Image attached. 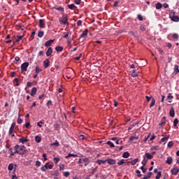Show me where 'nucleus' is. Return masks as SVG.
Here are the masks:
<instances>
[{"mask_svg": "<svg viewBox=\"0 0 179 179\" xmlns=\"http://www.w3.org/2000/svg\"><path fill=\"white\" fill-rule=\"evenodd\" d=\"M41 124H44V122H39L37 123V126L39 127V128H41L43 126L41 125Z\"/></svg>", "mask_w": 179, "mask_h": 179, "instance_id": "59", "label": "nucleus"}, {"mask_svg": "<svg viewBox=\"0 0 179 179\" xmlns=\"http://www.w3.org/2000/svg\"><path fill=\"white\" fill-rule=\"evenodd\" d=\"M52 43H54V40L50 39V40H49V41H46V42L45 43V47H50Z\"/></svg>", "mask_w": 179, "mask_h": 179, "instance_id": "13", "label": "nucleus"}, {"mask_svg": "<svg viewBox=\"0 0 179 179\" xmlns=\"http://www.w3.org/2000/svg\"><path fill=\"white\" fill-rule=\"evenodd\" d=\"M171 173H172L173 176H177L178 174V173H179L178 167H177V166L173 167L171 169Z\"/></svg>", "mask_w": 179, "mask_h": 179, "instance_id": "7", "label": "nucleus"}, {"mask_svg": "<svg viewBox=\"0 0 179 179\" xmlns=\"http://www.w3.org/2000/svg\"><path fill=\"white\" fill-rule=\"evenodd\" d=\"M42 71H43V69L38 68V66L36 67L35 72H36V74L40 73V72H41Z\"/></svg>", "mask_w": 179, "mask_h": 179, "instance_id": "36", "label": "nucleus"}, {"mask_svg": "<svg viewBox=\"0 0 179 179\" xmlns=\"http://www.w3.org/2000/svg\"><path fill=\"white\" fill-rule=\"evenodd\" d=\"M36 93H37V87H34L31 89V92L30 94L33 97L34 96H36Z\"/></svg>", "mask_w": 179, "mask_h": 179, "instance_id": "11", "label": "nucleus"}, {"mask_svg": "<svg viewBox=\"0 0 179 179\" xmlns=\"http://www.w3.org/2000/svg\"><path fill=\"white\" fill-rule=\"evenodd\" d=\"M160 177H162V172L159 171L155 177L156 179H160Z\"/></svg>", "mask_w": 179, "mask_h": 179, "instance_id": "38", "label": "nucleus"}, {"mask_svg": "<svg viewBox=\"0 0 179 179\" xmlns=\"http://www.w3.org/2000/svg\"><path fill=\"white\" fill-rule=\"evenodd\" d=\"M68 7L69 9H73L74 8H76V6H75V4H70Z\"/></svg>", "mask_w": 179, "mask_h": 179, "instance_id": "51", "label": "nucleus"}, {"mask_svg": "<svg viewBox=\"0 0 179 179\" xmlns=\"http://www.w3.org/2000/svg\"><path fill=\"white\" fill-rule=\"evenodd\" d=\"M15 127H16V122H13L8 131L9 135H12L13 134Z\"/></svg>", "mask_w": 179, "mask_h": 179, "instance_id": "6", "label": "nucleus"}, {"mask_svg": "<svg viewBox=\"0 0 179 179\" xmlns=\"http://www.w3.org/2000/svg\"><path fill=\"white\" fill-rule=\"evenodd\" d=\"M77 25H78V26H82V20H78V21L77 22Z\"/></svg>", "mask_w": 179, "mask_h": 179, "instance_id": "64", "label": "nucleus"}, {"mask_svg": "<svg viewBox=\"0 0 179 179\" xmlns=\"http://www.w3.org/2000/svg\"><path fill=\"white\" fill-rule=\"evenodd\" d=\"M35 141L37 143H40L41 142V137L36 136L35 137Z\"/></svg>", "mask_w": 179, "mask_h": 179, "instance_id": "27", "label": "nucleus"}, {"mask_svg": "<svg viewBox=\"0 0 179 179\" xmlns=\"http://www.w3.org/2000/svg\"><path fill=\"white\" fill-rule=\"evenodd\" d=\"M52 145H53L54 146H57V147H58V146H59V143H58V141H56V142H55V143H54Z\"/></svg>", "mask_w": 179, "mask_h": 179, "instance_id": "63", "label": "nucleus"}, {"mask_svg": "<svg viewBox=\"0 0 179 179\" xmlns=\"http://www.w3.org/2000/svg\"><path fill=\"white\" fill-rule=\"evenodd\" d=\"M69 157H78V155L69 153L67 156L65 157V159H69Z\"/></svg>", "mask_w": 179, "mask_h": 179, "instance_id": "17", "label": "nucleus"}, {"mask_svg": "<svg viewBox=\"0 0 179 179\" xmlns=\"http://www.w3.org/2000/svg\"><path fill=\"white\" fill-rule=\"evenodd\" d=\"M140 30H141V31H145V30H146V28H145L143 25H141Z\"/></svg>", "mask_w": 179, "mask_h": 179, "instance_id": "58", "label": "nucleus"}, {"mask_svg": "<svg viewBox=\"0 0 179 179\" xmlns=\"http://www.w3.org/2000/svg\"><path fill=\"white\" fill-rule=\"evenodd\" d=\"M53 9H55L56 10H58L59 12H62L64 13V8L62 7H53Z\"/></svg>", "mask_w": 179, "mask_h": 179, "instance_id": "20", "label": "nucleus"}, {"mask_svg": "<svg viewBox=\"0 0 179 179\" xmlns=\"http://www.w3.org/2000/svg\"><path fill=\"white\" fill-rule=\"evenodd\" d=\"M162 6H164L165 8V9H167V8H169V4L167 3H164Z\"/></svg>", "mask_w": 179, "mask_h": 179, "instance_id": "61", "label": "nucleus"}, {"mask_svg": "<svg viewBox=\"0 0 179 179\" xmlns=\"http://www.w3.org/2000/svg\"><path fill=\"white\" fill-rule=\"evenodd\" d=\"M14 83V86H19V78H15Z\"/></svg>", "mask_w": 179, "mask_h": 179, "instance_id": "31", "label": "nucleus"}, {"mask_svg": "<svg viewBox=\"0 0 179 179\" xmlns=\"http://www.w3.org/2000/svg\"><path fill=\"white\" fill-rule=\"evenodd\" d=\"M106 162L108 163V164H111V165H114L115 164V163H117L115 159H107Z\"/></svg>", "mask_w": 179, "mask_h": 179, "instance_id": "10", "label": "nucleus"}, {"mask_svg": "<svg viewBox=\"0 0 179 179\" xmlns=\"http://www.w3.org/2000/svg\"><path fill=\"white\" fill-rule=\"evenodd\" d=\"M159 125L160 127H163V125H166V121L164 120V119L162 120V122L159 124Z\"/></svg>", "mask_w": 179, "mask_h": 179, "instance_id": "49", "label": "nucleus"}, {"mask_svg": "<svg viewBox=\"0 0 179 179\" xmlns=\"http://www.w3.org/2000/svg\"><path fill=\"white\" fill-rule=\"evenodd\" d=\"M122 157H124V159H128V157H129V152H124L122 155Z\"/></svg>", "mask_w": 179, "mask_h": 179, "instance_id": "25", "label": "nucleus"}, {"mask_svg": "<svg viewBox=\"0 0 179 179\" xmlns=\"http://www.w3.org/2000/svg\"><path fill=\"white\" fill-rule=\"evenodd\" d=\"M126 162H127V160H125V159H121L120 161H119V162H117V164H118L119 166H121V164H124V163H126Z\"/></svg>", "mask_w": 179, "mask_h": 179, "instance_id": "34", "label": "nucleus"}, {"mask_svg": "<svg viewBox=\"0 0 179 179\" xmlns=\"http://www.w3.org/2000/svg\"><path fill=\"white\" fill-rule=\"evenodd\" d=\"M169 17L172 22H178L179 21V17L177 15H174V13L171 12L169 14Z\"/></svg>", "mask_w": 179, "mask_h": 179, "instance_id": "4", "label": "nucleus"}, {"mask_svg": "<svg viewBox=\"0 0 179 179\" xmlns=\"http://www.w3.org/2000/svg\"><path fill=\"white\" fill-rule=\"evenodd\" d=\"M178 124V119H175L174 121H173V127H177Z\"/></svg>", "mask_w": 179, "mask_h": 179, "instance_id": "44", "label": "nucleus"}, {"mask_svg": "<svg viewBox=\"0 0 179 179\" xmlns=\"http://www.w3.org/2000/svg\"><path fill=\"white\" fill-rule=\"evenodd\" d=\"M52 54V48L50 47L48 48L47 52H46V55L47 57H50Z\"/></svg>", "mask_w": 179, "mask_h": 179, "instance_id": "14", "label": "nucleus"}, {"mask_svg": "<svg viewBox=\"0 0 179 179\" xmlns=\"http://www.w3.org/2000/svg\"><path fill=\"white\" fill-rule=\"evenodd\" d=\"M22 38H23V36H18L17 38L15 41V43H19L20 40H22Z\"/></svg>", "mask_w": 179, "mask_h": 179, "instance_id": "40", "label": "nucleus"}, {"mask_svg": "<svg viewBox=\"0 0 179 179\" xmlns=\"http://www.w3.org/2000/svg\"><path fill=\"white\" fill-rule=\"evenodd\" d=\"M17 122V124H22V122H23V120H22L20 117H18Z\"/></svg>", "mask_w": 179, "mask_h": 179, "instance_id": "54", "label": "nucleus"}, {"mask_svg": "<svg viewBox=\"0 0 179 179\" xmlns=\"http://www.w3.org/2000/svg\"><path fill=\"white\" fill-rule=\"evenodd\" d=\"M169 141V136L168 137H164L161 139V142H166Z\"/></svg>", "mask_w": 179, "mask_h": 179, "instance_id": "50", "label": "nucleus"}, {"mask_svg": "<svg viewBox=\"0 0 179 179\" xmlns=\"http://www.w3.org/2000/svg\"><path fill=\"white\" fill-rule=\"evenodd\" d=\"M18 155H24L27 152V150H26V147H20V145H18Z\"/></svg>", "mask_w": 179, "mask_h": 179, "instance_id": "3", "label": "nucleus"}, {"mask_svg": "<svg viewBox=\"0 0 179 179\" xmlns=\"http://www.w3.org/2000/svg\"><path fill=\"white\" fill-rule=\"evenodd\" d=\"M167 99H168V100H169V103H171V101H172L171 100H173V95H171V94H169Z\"/></svg>", "mask_w": 179, "mask_h": 179, "instance_id": "29", "label": "nucleus"}, {"mask_svg": "<svg viewBox=\"0 0 179 179\" xmlns=\"http://www.w3.org/2000/svg\"><path fill=\"white\" fill-rule=\"evenodd\" d=\"M59 22L61 24H69V22H68V17L67 16H63L59 19Z\"/></svg>", "mask_w": 179, "mask_h": 179, "instance_id": "2", "label": "nucleus"}, {"mask_svg": "<svg viewBox=\"0 0 179 179\" xmlns=\"http://www.w3.org/2000/svg\"><path fill=\"white\" fill-rule=\"evenodd\" d=\"M24 127H25V128H27V129H29V127H30V122H27L25 124H24Z\"/></svg>", "mask_w": 179, "mask_h": 179, "instance_id": "60", "label": "nucleus"}, {"mask_svg": "<svg viewBox=\"0 0 179 179\" xmlns=\"http://www.w3.org/2000/svg\"><path fill=\"white\" fill-rule=\"evenodd\" d=\"M87 36V29H85V32H83L80 35V37L83 38V37H86Z\"/></svg>", "mask_w": 179, "mask_h": 179, "instance_id": "28", "label": "nucleus"}, {"mask_svg": "<svg viewBox=\"0 0 179 179\" xmlns=\"http://www.w3.org/2000/svg\"><path fill=\"white\" fill-rule=\"evenodd\" d=\"M167 164H171L173 163V158L171 157H169L166 159Z\"/></svg>", "mask_w": 179, "mask_h": 179, "instance_id": "23", "label": "nucleus"}, {"mask_svg": "<svg viewBox=\"0 0 179 179\" xmlns=\"http://www.w3.org/2000/svg\"><path fill=\"white\" fill-rule=\"evenodd\" d=\"M17 148H19V145H16L15 147H14V153H17V155H19V150L17 149Z\"/></svg>", "mask_w": 179, "mask_h": 179, "instance_id": "33", "label": "nucleus"}, {"mask_svg": "<svg viewBox=\"0 0 179 179\" xmlns=\"http://www.w3.org/2000/svg\"><path fill=\"white\" fill-rule=\"evenodd\" d=\"M51 104H52V101H50V100H49V101L47 102L46 106L50 108V106H51Z\"/></svg>", "mask_w": 179, "mask_h": 179, "instance_id": "55", "label": "nucleus"}, {"mask_svg": "<svg viewBox=\"0 0 179 179\" xmlns=\"http://www.w3.org/2000/svg\"><path fill=\"white\" fill-rule=\"evenodd\" d=\"M44 66L45 68H48L50 66V60H48V59H46L44 62Z\"/></svg>", "mask_w": 179, "mask_h": 179, "instance_id": "15", "label": "nucleus"}, {"mask_svg": "<svg viewBox=\"0 0 179 179\" xmlns=\"http://www.w3.org/2000/svg\"><path fill=\"white\" fill-rule=\"evenodd\" d=\"M27 68H29V62H26L21 65V71L26 72Z\"/></svg>", "mask_w": 179, "mask_h": 179, "instance_id": "5", "label": "nucleus"}, {"mask_svg": "<svg viewBox=\"0 0 179 179\" xmlns=\"http://www.w3.org/2000/svg\"><path fill=\"white\" fill-rule=\"evenodd\" d=\"M107 145H109V146H110V148H114V143H113V142L108 141H107Z\"/></svg>", "mask_w": 179, "mask_h": 179, "instance_id": "41", "label": "nucleus"}, {"mask_svg": "<svg viewBox=\"0 0 179 179\" xmlns=\"http://www.w3.org/2000/svg\"><path fill=\"white\" fill-rule=\"evenodd\" d=\"M44 20H39V27H41V29H43L44 27Z\"/></svg>", "mask_w": 179, "mask_h": 179, "instance_id": "18", "label": "nucleus"}, {"mask_svg": "<svg viewBox=\"0 0 179 179\" xmlns=\"http://www.w3.org/2000/svg\"><path fill=\"white\" fill-rule=\"evenodd\" d=\"M145 157H147V159L148 160L153 159V156L150 153H148V152L145 153Z\"/></svg>", "mask_w": 179, "mask_h": 179, "instance_id": "21", "label": "nucleus"}, {"mask_svg": "<svg viewBox=\"0 0 179 179\" xmlns=\"http://www.w3.org/2000/svg\"><path fill=\"white\" fill-rule=\"evenodd\" d=\"M69 171H65L64 172L63 175L64 177H69Z\"/></svg>", "mask_w": 179, "mask_h": 179, "instance_id": "52", "label": "nucleus"}, {"mask_svg": "<svg viewBox=\"0 0 179 179\" xmlns=\"http://www.w3.org/2000/svg\"><path fill=\"white\" fill-rule=\"evenodd\" d=\"M19 141L21 143H26L29 142V139H27V138L22 137L19 139Z\"/></svg>", "mask_w": 179, "mask_h": 179, "instance_id": "12", "label": "nucleus"}, {"mask_svg": "<svg viewBox=\"0 0 179 179\" xmlns=\"http://www.w3.org/2000/svg\"><path fill=\"white\" fill-rule=\"evenodd\" d=\"M131 76H133V78H136V76H138V74L135 73V70H133L131 73Z\"/></svg>", "mask_w": 179, "mask_h": 179, "instance_id": "53", "label": "nucleus"}, {"mask_svg": "<svg viewBox=\"0 0 179 179\" xmlns=\"http://www.w3.org/2000/svg\"><path fill=\"white\" fill-rule=\"evenodd\" d=\"M43 36H44V31H40L38 33V37H39L40 38H41V37H43Z\"/></svg>", "mask_w": 179, "mask_h": 179, "instance_id": "32", "label": "nucleus"}, {"mask_svg": "<svg viewBox=\"0 0 179 179\" xmlns=\"http://www.w3.org/2000/svg\"><path fill=\"white\" fill-rule=\"evenodd\" d=\"M169 115L172 118H173V117L176 115V112L174 111V108H171V109L169 110Z\"/></svg>", "mask_w": 179, "mask_h": 179, "instance_id": "9", "label": "nucleus"}, {"mask_svg": "<svg viewBox=\"0 0 179 179\" xmlns=\"http://www.w3.org/2000/svg\"><path fill=\"white\" fill-rule=\"evenodd\" d=\"M59 160H61V159H59V157H55V158H53V161L55 162V164H57L58 162H59Z\"/></svg>", "mask_w": 179, "mask_h": 179, "instance_id": "35", "label": "nucleus"}, {"mask_svg": "<svg viewBox=\"0 0 179 179\" xmlns=\"http://www.w3.org/2000/svg\"><path fill=\"white\" fill-rule=\"evenodd\" d=\"M138 162H139V159L136 158L131 160V162H129L127 164H129V163H131V166H135V164H136Z\"/></svg>", "mask_w": 179, "mask_h": 179, "instance_id": "8", "label": "nucleus"}, {"mask_svg": "<svg viewBox=\"0 0 179 179\" xmlns=\"http://www.w3.org/2000/svg\"><path fill=\"white\" fill-rule=\"evenodd\" d=\"M36 166H37L38 167H40V166H41V162L40 161H36Z\"/></svg>", "mask_w": 179, "mask_h": 179, "instance_id": "57", "label": "nucleus"}, {"mask_svg": "<svg viewBox=\"0 0 179 179\" xmlns=\"http://www.w3.org/2000/svg\"><path fill=\"white\" fill-rule=\"evenodd\" d=\"M159 149V147L157 146H153L152 148H151V150H157Z\"/></svg>", "mask_w": 179, "mask_h": 179, "instance_id": "62", "label": "nucleus"}, {"mask_svg": "<svg viewBox=\"0 0 179 179\" xmlns=\"http://www.w3.org/2000/svg\"><path fill=\"white\" fill-rule=\"evenodd\" d=\"M174 72L176 74L179 73L178 65L177 64L174 66Z\"/></svg>", "mask_w": 179, "mask_h": 179, "instance_id": "30", "label": "nucleus"}, {"mask_svg": "<svg viewBox=\"0 0 179 179\" xmlns=\"http://www.w3.org/2000/svg\"><path fill=\"white\" fill-rule=\"evenodd\" d=\"M55 50L57 52H61L64 50V48L62 46H57L55 48Z\"/></svg>", "mask_w": 179, "mask_h": 179, "instance_id": "24", "label": "nucleus"}, {"mask_svg": "<svg viewBox=\"0 0 179 179\" xmlns=\"http://www.w3.org/2000/svg\"><path fill=\"white\" fill-rule=\"evenodd\" d=\"M173 145H174V142H173V141H169V142L168 143V148H173Z\"/></svg>", "mask_w": 179, "mask_h": 179, "instance_id": "39", "label": "nucleus"}, {"mask_svg": "<svg viewBox=\"0 0 179 179\" xmlns=\"http://www.w3.org/2000/svg\"><path fill=\"white\" fill-rule=\"evenodd\" d=\"M156 9H162V8H163V4H162L161 3H157L156 5Z\"/></svg>", "mask_w": 179, "mask_h": 179, "instance_id": "26", "label": "nucleus"}, {"mask_svg": "<svg viewBox=\"0 0 179 179\" xmlns=\"http://www.w3.org/2000/svg\"><path fill=\"white\" fill-rule=\"evenodd\" d=\"M173 38L175 40H178L179 36H178V34H173Z\"/></svg>", "mask_w": 179, "mask_h": 179, "instance_id": "47", "label": "nucleus"}, {"mask_svg": "<svg viewBox=\"0 0 179 179\" xmlns=\"http://www.w3.org/2000/svg\"><path fill=\"white\" fill-rule=\"evenodd\" d=\"M106 162H107V159L103 160V159H98L96 161V163L98 164H104V163H106Z\"/></svg>", "mask_w": 179, "mask_h": 179, "instance_id": "22", "label": "nucleus"}, {"mask_svg": "<svg viewBox=\"0 0 179 179\" xmlns=\"http://www.w3.org/2000/svg\"><path fill=\"white\" fill-rule=\"evenodd\" d=\"M9 171H12L13 170V164H10L8 167Z\"/></svg>", "mask_w": 179, "mask_h": 179, "instance_id": "37", "label": "nucleus"}, {"mask_svg": "<svg viewBox=\"0 0 179 179\" xmlns=\"http://www.w3.org/2000/svg\"><path fill=\"white\" fill-rule=\"evenodd\" d=\"M136 173H137V177L140 178V177H142V174H141V171L136 170Z\"/></svg>", "mask_w": 179, "mask_h": 179, "instance_id": "43", "label": "nucleus"}, {"mask_svg": "<svg viewBox=\"0 0 179 179\" xmlns=\"http://www.w3.org/2000/svg\"><path fill=\"white\" fill-rule=\"evenodd\" d=\"M47 169H48V163H47L45 165L42 166L41 168V170L42 171H45L47 170Z\"/></svg>", "mask_w": 179, "mask_h": 179, "instance_id": "19", "label": "nucleus"}, {"mask_svg": "<svg viewBox=\"0 0 179 179\" xmlns=\"http://www.w3.org/2000/svg\"><path fill=\"white\" fill-rule=\"evenodd\" d=\"M78 164H83V163H85V166L86 167V166H87V164H89V163H90V159H89V158L85 157V158H80L78 162Z\"/></svg>", "mask_w": 179, "mask_h": 179, "instance_id": "1", "label": "nucleus"}, {"mask_svg": "<svg viewBox=\"0 0 179 179\" xmlns=\"http://www.w3.org/2000/svg\"><path fill=\"white\" fill-rule=\"evenodd\" d=\"M141 170H142L143 173H146L147 170H148V168H145V166H142L141 167Z\"/></svg>", "mask_w": 179, "mask_h": 179, "instance_id": "45", "label": "nucleus"}, {"mask_svg": "<svg viewBox=\"0 0 179 179\" xmlns=\"http://www.w3.org/2000/svg\"><path fill=\"white\" fill-rule=\"evenodd\" d=\"M27 86L28 87H31V86H33V83H31V82H28V83H27Z\"/></svg>", "mask_w": 179, "mask_h": 179, "instance_id": "56", "label": "nucleus"}, {"mask_svg": "<svg viewBox=\"0 0 179 179\" xmlns=\"http://www.w3.org/2000/svg\"><path fill=\"white\" fill-rule=\"evenodd\" d=\"M152 172H149L147 173L146 176H145L143 179H149V178H152Z\"/></svg>", "mask_w": 179, "mask_h": 179, "instance_id": "16", "label": "nucleus"}, {"mask_svg": "<svg viewBox=\"0 0 179 179\" xmlns=\"http://www.w3.org/2000/svg\"><path fill=\"white\" fill-rule=\"evenodd\" d=\"M137 17H138V20H140L141 22H142V20H143V17L141 14H138L137 15Z\"/></svg>", "mask_w": 179, "mask_h": 179, "instance_id": "46", "label": "nucleus"}, {"mask_svg": "<svg viewBox=\"0 0 179 179\" xmlns=\"http://www.w3.org/2000/svg\"><path fill=\"white\" fill-rule=\"evenodd\" d=\"M8 152H9V153L10 154V157H12V156H15V152H13V151H12V148H10L9 150H8Z\"/></svg>", "mask_w": 179, "mask_h": 179, "instance_id": "48", "label": "nucleus"}, {"mask_svg": "<svg viewBox=\"0 0 179 179\" xmlns=\"http://www.w3.org/2000/svg\"><path fill=\"white\" fill-rule=\"evenodd\" d=\"M155 99L152 98V102H151V103H150V108H152V107H153V106H155Z\"/></svg>", "mask_w": 179, "mask_h": 179, "instance_id": "42", "label": "nucleus"}]
</instances>
